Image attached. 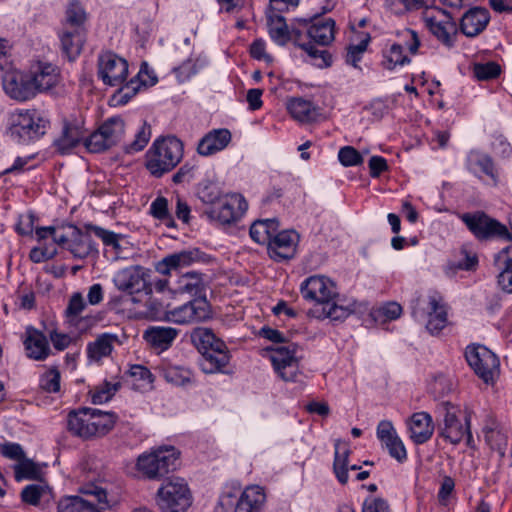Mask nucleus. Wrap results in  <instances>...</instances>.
I'll list each match as a JSON object with an SVG mask.
<instances>
[{
	"label": "nucleus",
	"mask_w": 512,
	"mask_h": 512,
	"mask_svg": "<svg viewBox=\"0 0 512 512\" xmlns=\"http://www.w3.org/2000/svg\"><path fill=\"white\" fill-rule=\"evenodd\" d=\"M461 220L469 231L480 241L497 239L501 241H512V234L506 225L490 217L483 211L464 213Z\"/></svg>",
	"instance_id": "nucleus-7"
},
{
	"label": "nucleus",
	"mask_w": 512,
	"mask_h": 512,
	"mask_svg": "<svg viewBox=\"0 0 512 512\" xmlns=\"http://www.w3.org/2000/svg\"><path fill=\"white\" fill-rule=\"evenodd\" d=\"M178 331L171 327L151 326L143 334L145 341L158 351H165L171 347Z\"/></svg>",
	"instance_id": "nucleus-30"
},
{
	"label": "nucleus",
	"mask_w": 512,
	"mask_h": 512,
	"mask_svg": "<svg viewBox=\"0 0 512 512\" xmlns=\"http://www.w3.org/2000/svg\"><path fill=\"white\" fill-rule=\"evenodd\" d=\"M129 375L135 380L140 382L143 388H151L154 382V376L151 371L143 365H132L129 369Z\"/></svg>",
	"instance_id": "nucleus-62"
},
{
	"label": "nucleus",
	"mask_w": 512,
	"mask_h": 512,
	"mask_svg": "<svg viewBox=\"0 0 512 512\" xmlns=\"http://www.w3.org/2000/svg\"><path fill=\"white\" fill-rule=\"evenodd\" d=\"M191 504L192 494L183 478H168L157 491V505L162 512H184Z\"/></svg>",
	"instance_id": "nucleus-6"
},
{
	"label": "nucleus",
	"mask_w": 512,
	"mask_h": 512,
	"mask_svg": "<svg viewBox=\"0 0 512 512\" xmlns=\"http://www.w3.org/2000/svg\"><path fill=\"white\" fill-rule=\"evenodd\" d=\"M265 502L266 495L262 487L248 486L241 492L234 512H262Z\"/></svg>",
	"instance_id": "nucleus-25"
},
{
	"label": "nucleus",
	"mask_w": 512,
	"mask_h": 512,
	"mask_svg": "<svg viewBox=\"0 0 512 512\" xmlns=\"http://www.w3.org/2000/svg\"><path fill=\"white\" fill-rule=\"evenodd\" d=\"M205 290V275L197 271L182 274L175 288V292L197 296Z\"/></svg>",
	"instance_id": "nucleus-37"
},
{
	"label": "nucleus",
	"mask_w": 512,
	"mask_h": 512,
	"mask_svg": "<svg viewBox=\"0 0 512 512\" xmlns=\"http://www.w3.org/2000/svg\"><path fill=\"white\" fill-rule=\"evenodd\" d=\"M501 73V66L489 61L486 63H475L473 65V75L479 81H487L497 78Z\"/></svg>",
	"instance_id": "nucleus-53"
},
{
	"label": "nucleus",
	"mask_w": 512,
	"mask_h": 512,
	"mask_svg": "<svg viewBox=\"0 0 512 512\" xmlns=\"http://www.w3.org/2000/svg\"><path fill=\"white\" fill-rule=\"evenodd\" d=\"M148 74L147 71L141 67L138 74L125 84L119 85L120 88L113 94L112 101L117 105L127 104L142 88H147L157 82L156 77H152L148 83L143 80V75Z\"/></svg>",
	"instance_id": "nucleus-22"
},
{
	"label": "nucleus",
	"mask_w": 512,
	"mask_h": 512,
	"mask_svg": "<svg viewBox=\"0 0 512 512\" xmlns=\"http://www.w3.org/2000/svg\"><path fill=\"white\" fill-rule=\"evenodd\" d=\"M61 375L56 367H51L39 378V388L46 393H57L60 391Z\"/></svg>",
	"instance_id": "nucleus-52"
},
{
	"label": "nucleus",
	"mask_w": 512,
	"mask_h": 512,
	"mask_svg": "<svg viewBox=\"0 0 512 512\" xmlns=\"http://www.w3.org/2000/svg\"><path fill=\"white\" fill-rule=\"evenodd\" d=\"M197 195L204 204L208 205L205 211L207 217L220 225H231L237 222L248 208L241 194L224 193L221 187L212 181L201 183Z\"/></svg>",
	"instance_id": "nucleus-1"
},
{
	"label": "nucleus",
	"mask_w": 512,
	"mask_h": 512,
	"mask_svg": "<svg viewBox=\"0 0 512 512\" xmlns=\"http://www.w3.org/2000/svg\"><path fill=\"white\" fill-rule=\"evenodd\" d=\"M121 387V383L119 381L117 382H109L104 381L102 385L97 387L94 392L91 394V400L94 404H102L107 401H109L114 394L119 390Z\"/></svg>",
	"instance_id": "nucleus-54"
},
{
	"label": "nucleus",
	"mask_w": 512,
	"mask_h": 512,
	"mask_svg": "<svg viewBox=\"0 0 512 512\" xmlns=\"http://www.w3.org/2000/svg\"><path fill=\"white\" fill-rule=\"evenodd\" d=\"M95 436H102L111 431L116 423L117 415L113 412H104L90 408Z\"/></svg>",
	"instance_id": "nucleus-44"
},
{
	"label": "nucleus",
	"mask_w": 512,
	"mask_h": 512,
	"mask_svg": "<svg viewBox=\"0 0 512 512\" xmlns=\"http://www.w3.org/2000/svg\"><path fill=\"white\" fill-rule=\"evenodd\" d=\"M287 110L294 119L300 122H311L317 116L313 102L302 97L290 98L287 101Z\"/></svg>",
	"instance_id": "nucleus-38"
},
{
	"label": "nucleus",
	"mask_w": 512,
	"mask_h": 512,
	"mask_svg": "<svg viewBox=\"0 0 512 512\" xmlns=\"http://www.w3.org/2000/svg\"><path fill=\"white\" fill-rule=\"evenodd\" d=\"M151 138V126L144 121L135 134L134 140L124 147L127 154H134L143 150Z\"/></svg>",
	"instance_id": "nucleus-50"
},
{
	"label": "nucleus",
	"mask_w": 512,
	"mask_h": 512,
	"mask_svg": "<svg viewBox=\"0 0 512 512\" xmlns=\"http://www.w3.org/2000/svg\"><path fill=\"white\" fill-rule=\"evenodd\" d=\"M307 37L319 46H327L335 39V21L315 18L306 29Z\"/></svg>",
	"instance_id": "nucleus-29"
},
{
	"label": "nucleus",
	"mask_w": 512,
	"mask_h": 512,
	"mask_svg": "<svg viewBox=\"0 0 512 512\" xmlns=\"http://www.w3.org/2000/svg\"><path fill=\"white\" fill-rule=\"evenodd\" d=\"M466 166L468 170L474 174L481 172L495 179L494 164L488 154L477 150L470 151L467 155Z\"/></svg>",
	"instance_id": "nucleus-39"
},
{
	"label": "nucleus",
	"mask_w": 512,
	"mask_h": 512,
	"mask_svg": "<svg viewBox=\"0 0 512 512\" xmlns=\"http://www.w3.org/2000/svg\"><path fill=\"white\" fill-rule=\"evenodd\" d=\"M49 488L41 484H30L25 486L21 491V499L29 505H38L39 501L45 494H48Z\"/></svg>",
	"instance_id": "nucleus-55"
},
{
	"label": "nucleus",
	"mask_w": 512,
	"mask_h": 512,
	"mask_svg": "<svg viewBox=\"0 0 512 512\" xmlns=\"http://www.w3.org/2000/svg\"><path fill=\"white\" fill-rule=\"evenodd\" d=\"M161 376L170 384L176 387L188 388L195 384L193 371L183 365H163L160 368Z\"/></svg>",
	"instance_id": "nucleus-31"
},
{
	"label": "nucleus",
	"mask_w": 512,
	"mask_h": 512,
	"mask_svg": "<svg viewBox=\"0 0 512 512\" xmlns=\"http://www.w3.org/2000/svg\"><path fill=\"white\" fill-rule=\"evenodd\" d=\"M49 121L35 109L16 110L8 118L7 136L19 144L39 140L47 130Z\"/></svg>",
	"instance_id": "nucleus-3"
},
{
	"label": "nucleus",
	"mask_w": 512,
	"mask_h": 512,
	"mask_svg": "<svg viewBox=\"0 0 512 512\" xmlns=\"http://www.w3.org/2000/svg\"><path fill=\"white\" fill-rule=\"evenodd\" d=\"M300 292L305 300L323 305V316L333 321H343L354 312V306L338 304L339 296L334 281L323 275L306 278L300 285Z\"/></svg>",
	"instance_id": "nucleus-2"
},
{
	"label": "nucleus",
	"mask_w": 512,
	"mask_h": 512,
	"mask_svg": "<svg viewBox=\"0 0 512 512\" xmlns=\"http://www.w3.org/2000/svg\"><path fill=\"white\" fill-rule=\"evenodd\" d=\"M39 468L37 465L25 457L14 467L15 479L21 481L23 479H36L39 476Z\"/></svg>",
	"instance_id": "nucleus-57"
},
{
	"label": "nucleus",
	"mask_w": 512,
	"mask_h": 512,
	"mask_svg": "<svg viewBox=\"0 0 512 512\" xmlns=\"http://www.w3.org/2000/svg\"><path fill=\"white\" fill-rule=\"evenodd\" d=\"M340 442H335V454L333 461V471L337 478V480L345 485L348 482V458L350 454V450L345 448L343 452L340 451Z\"/></svg>",
	"instance_id": "nucleus-46"
},
{
	"label": "nucleus",
	"mask_w": 512,
	"mask_h": 512,
	"mask_svg": "<svg viewBox=\"0 0 512 512\" xmlns=\"http://www.w3.org/2000/svg\"><path fill=\"white\" fill-rule=\"evenodd\" d=\"M86 29H67L63 28L59 33L61 49L65 56L70 60H75L81 53L82 47L86 41Z\"/></svg>",
	"instance_id": "nucleus-27"
},
{
	"label": "nucleus",
	"mask_w": 512,
	"mask_h": 512,
	"mask_svg": "<svg viewBox=\"0 0 512 512\" xmlns=\"http://www.w3.org/2000/svg\"><path fill=\"white\" fill-rule=\"evenodd\" d=\"M180 452L173 446H163L138 456L136 469L144 478L159 480L179 466Z\"/></svg>",
	"instance_id": "nucleus-5"
},
{
	"label": "nucleus",
	"mask_w": 512,
	"mask_h": 512,
	"mask_svg": "<svg viewBox=\"0 0 512 512\" xmlns=\"http://www.w3.org/2000/svg\"><path fill=\"white\" fill-rule=\"evenodd\" d=\"M72 230L70 235L69 245L67 250L75 257L84 259L92 253H97V244L92 239V231H88L85 227L84 230L75 225H69Z\"/></svg>",
	"instance_id": "nucleus-19"
},
{
	"label": "nucleus",
	"mask_w": 512,
	"mask_h": 512,
	"mask_svg": "<svg viewBox=\"0 0 512 512\" xmlns=\"http://www.w3.org/2000/svg\"><path fill=\"white\" fill-rule=\"evenodd\" d=\"M84 139L82 128L77 123L64 121L60 135L53 141L56 151L68 154Z\"/></svg>",
	"instance_id": "nucleus-23"
},
{
	"label": "nucleus",
	"mask_w": 512,
	"mask_h": 512,
	"mask_svg": "<svg viewBox=\"0 0 512 512\" xmlns=\"http://www.w3.org/2000/svg\"><path fill=\"white\" fill-rule=\"evenodd\" d=\"M299 27H291L290 32V41L293 44L302 50L306 48L312 41L308 39L306 29L310 26V20L307 19H299Z\"/></svg>",
	"instance_id": "nucleus-59"
},
{
	"label": "nucleus",
	"mask_w": 512,
	"mask_h": 512,
	"mask_svg": "<svg viewBox=\"0 0 512 512\" xmlns=\"http://www.w3.org/2000/svg\"><path fill=\"white\" fill-rule=\"evenodd\" d=\"M3 89L12 99L26 101L35 96L30 77L16 72H6L2 78Z\"/></svg>",
	"instance_id": "nucleus-18"
},
{
	"label": "nucleus",
	"mask_w": 512,
	"mask_h": 512,
	"mask_svg": "<svg viewBox=\"0 0 512 512\" xmlns=\"http://www.w3.org/2000/svg\"><path fill=\"white\" fill-rule=\"evenodd\" d=\"M240 486L226 485L219 496L216 512H229L234 510L240 496Z\"/></svg>",
	"instance_id": "nucleus-48"
},
{
	"label": "nucleus",
	"mask_w": 512,
	"mask_h": 512,
	"mask_svg": "<svg viewBox=\"0 0 512 512\" xmlns=\"http://www.w3.org/2000/svg\"><path fill=\"white\" fill-rule=\"evenodd\" d=\"M314 42H311L303 50L307 53L310 62L318 68H327L332 65L333 58L331 53L326 49H319L315 46Z\"/></svg>",
	"instance_id": "nucleus-51"
},
{
	"label": "nucleus",
	"mask_w": 512,
	"mask_h": 512,
	"mask_svg": "<svg viewBox=\"0 0 512 512\" xmlns=\"http://www.w3.org/2000/svg\"><path fill=\"white\" fill-rule=\"evenodd\" d=\"M211 316L210 304L205 297L195 298L167 312L168 321L184 325L202 322Z\"/></svg>",
	"instance_id": "nucleus-12"
},
{
	"label": "nucleus",
	"mask_w": 512,
	"mask_h": 512,
	"mask_svg": "<svg viewBox=\"0 0 512 512\" xmlns=\"http://www.w3.org/2000/svg\"><path fill=\"white\" fill-rule=\"evenodd\" d=\"M58 512H101L94 504L79 496H67L58 502Z\"/></svg>",
	"instance_id": "nucleus-45"
},
{
	"label": "nucleus",
	"mask_w": 512,
	"mask_h": 512,
	"mask_svg": "<svg viewBox=\"0 0 512 512\" xmlns=\"http://www.w3.org/2000/svg\"><path fill=\"white\" fill-rule=\"evenodd\" d=\"M84 145L92 153H100L111 148L100 127L84 140Z\"/></svg>",
	"instance_id": "nucleus-58"
},
{
	"label": "nucleus",
	"mask_w": 512,
	"mask_h": 512,
	"mask_svg": "<svg viewBox=\"0 0 512 512\" xmlns=\"http://www.w3.org/2000/svg\"><path fill=\"white\" fill-rule=\"evenodd\" d=\"M268 32L271 39L278 45L283 46L290 41V28L282 15L273 14L268 17Z\"/></svg>",
	"instance_id": "nucleus-40"
},
{
	"label": "nucleus",
	"mask_w": 512,
	"mask_h": 512,
	"mask_svg": "<svg viewBox=\"0 0 512 512\" xmlns=\"http://www.w3.org/2000/svg\"><path fill=\"white\" fill-rule=\"evenodd\" d=\"M67 429L73 435L88 439L95 436L89 407L72 410L67 416Z\"/></svg>",
	"instance_id": "nucleus-21"
},
{
	"label": "nucleus",
	"mask_w": 512,
	"mask_h": 512,
	"mask_svg": "<svg viewBox=\"0 0 512 512\" xmlns=\"http://www.w3.org/2000/svg\"><path fill=\"white\" fill-rule=\"evenodd\" d=\"M362 512H390V507L381 497H367L363 502Z\"/></svg>",
	"instance_id": "nucleus-64"
},
{
	"label": "nucleus",
	"mask_w": 512,
	"mask_h": 512,
	"mask_svg": "<svg viewBox=\"0 0 512 512\" xmlns=\"http://www.w3.org/2000/svg\"><path fill=\"white\" fill-rule=\"evenodd\" d=\"M428 321L426 329L432 334H438L447 324V310L442 297L434 292L428 296Z\"/></svg>",
	"instance_id": "nucleus-24"
},
{
	"label": "nucleus",
	"mask_w": 512,
	"mask_h": 512,
	"mask_svg": "<svg viewBox=\"0 0 512 512\" xmlns=\"http://www.w3.org/2000/svg\"><path fill=\"white\" fill-rule=\"evenodd\" d=\"M465 358L475 374L485 383L493 381L494 373L499 367L498 357L483 345H469Z\"/></svg>",
	"instance_id": "nucleus-11"
},
{
	"label": "nucleus",
	"mask_w": 512,
	"mask_h": 512,
	"mask_svg": "<svg viewBox=\"0 0 512 512\" xmlns=\"http://www.w3.org/2000/svg\"><path fill=\"white\" fill-rule=\"evenodd\" d=\"M85 307L86 303L84 302L82 294L75 292L69 299L65 314L68 318H75L82 313Z\"/></svg>",
	"instance_id": "nucleus-63"
},
{
	"label": "nucleus",
	"mask_w": 512,
	"mask_h": 512,
	"mask_svg": "<svg viewBox=\"0 0 512 512\" xmlns=\"http://www.w3.org/2000/svg\"><path fill=\"white\" fill-rule=\"evenodd\" d=\"M382 56L381 65L387 70H394L397 66L402 67L411 62V59L404 54L403 46L398 43H393L384 49Z\"/></svg>",
	"instance_id": "nucleus-41"
},
{
	"label": "nucleus",
	"mask_w": 512,
	"mask_h": 512,
	"mask_svg": "<svg viewBox=\"0 0 512 512\" xmlns=\"http://www.w3.org/2000/svg\"><path fill=\"white\" fill-rule=\"evenodd\" d=\"M201 356L199 365L206 374L224 372V368L230 361V354L226 344H224V347L215 348Z\"/></svg>",
	"instance_id": "nucleus-32"
},
{
	"label": "nucleus",
	"mask_w": 512,
	"mask_h": 512,
	"mask_svg": "<svg viewBox=\"0 0 512 512\" xmlns=\"http://www.w3.org/2000/svg\"><path fill=\"white\" fill-rule=\"evenodd\" d=\"M152 271L140 265H133L120 270L114 283L118 290L128 294L145 292L152 293V284L150 282Z\"/></svg>",
	"instance_id": "nucleus-10"
},
{
	"label": "nucleus",
	"mask_w": 512,
	"mask_h": 512,
	"mask_svg": "<svg viewBox=\"0 0 512 512\" xmlns=\"http://www.w3.org/2000/svg\"><path fill=\"white\" fill-rule=\"evenodd\" d=\"M100 128L111 147L117 145L125 134V122L120 116L108 118L101 124Z\"/></svg>",
	"instance_id": "nucleus-42"
},
{
	"label": "nucleus",
	"mask_w": 512,
	"mask_h": 512,
	"mask_svg": "<svg viewBox=\"0 0 512 512\" xmlns=\"http://www.w3.org/2000/svg\"><path fill=\"white\" fill-rule=\"evenodd\" d=\"M370 39L369 34H363L358 44H350L347 47L345 61L348 65L361 69L359 67V62L362 60L363 55L367 50Z\"/></svg>",
	"instance_id": "nucleus-49"
},
{
	"label": "nucleus",
	"mask_w": 512,
	"mask_h": 512,
	"mask_svg": "<svg viewBox=\"0 0 512 512\" xmlns=\"http://www.w3.org/2000/svg\"><path fill=\"white\" fill-rule=\"evenodd\" d=\"M128 75V62L112 52H105L98 59V77L105 85H122Z\"/></svg>",
	"instance_id": "nucleus-13"
},
{
	"label": "nucleus",
	"mask_w": 512,
	"mask_h": 512,
	"mask_svg": "<svg viewBox=\"0 0 512 512\" xmlns=\"http://www.w3.org/2000/svg\"><path fill=\"white\" fill-rule=\"evenodd\" d=\"M439 409L444 413V427L441 429L440 436L451 444H459L464 437L466 443L471 446L473 436L470 430V413L465 414V424L463 425L457 416L458 408L450 402H442Z\"/></svg>",
	"instance_id": "nucleus-9"
},
{
	"label": "nucleus",
	"mask_w": 512,
	"mask_h": 512,
	"mask_svg": "<svg viewBox=\"0 0 512 512\" xmlns=\"http://www.w3.org/2000/svg\"><path fill=\"white\" fill-rule=\"evenodd\" d=\"M422 18L438 41L447 47L455 45L459 29L450 13L441 8L426 9Z\"/></svg>",
	"instance_id": "nucleus-8"
},
{
	"label": "nucleus",
	"mask_w": 512,
	"mask_h": 512,
	"mask_svg": "<svg viewBox=\"0 0 512 512\" xmlns=\"http://www.w3.org/2000/svg\"><path fill=\"white\" fill-rule=\"evenodd\" d=\"M231 141V133L228 129H213L201 138L197 151L202 156H210L225 149Z\"/></svg>",
	"instance_id": "nucleus-26"
},
{
	"label": "nucleus",
	"mask_w": 512,
	"mask_h": 512,
	"mask_svg": "<svg viewBox=\"0 0 512 512\" xmlns=\"http://www.w3.org/2000/svg\"><path fill=\"white\" fill-rule=\"evenodd\" d=\"M338 159L345 167L357 166L362 164V155L352 146H344L338 152Z\"/></svg>",
	"instance_id": "nucleus-61"
},
{
	"label": "nucleus",
	"mask_w": 512,
	"mask_h": 512,
	"mask_svg": "<svg viewBox=\"0 0 512 512\" xmlns=\"http://www.w3.org/2000/svg\"><path fill=\"white\" fill-rule=\"evenodd\" d=\"M85 228L88 231H92L98 238H100L103 241L104 245L111 246L116 250L120 249L119 234L105 230L104 228H101L93 224H86Z\"/></svg>",
	"instance_id": "nucleus-60"
},
{
	"label": "nucleus",
	"mask_w": 512,
	"mask_h": 512,
	"mask_svg": "<svg viewBox=\"0 0 512 512\" xmlns=\"http://www.w3.org/2000/svg\"><path fill=\"white\" fill-rule=\"evenodd\" d=\"M490 20L491 16L488 9L475 6L462 15L458 29L466 37L474 38L487 28Z\"/></svg>",
	"instance_id": "nucleus-17"
},
{
	"label": "nucleus",
	"mask_w": 512,
	"mask_h": 512,
	"mask_svg": "<svg viewBox=\"0 0 512 512\" xmlns=\"http://www.w3.org/2000/svg\"><path fill=\"white\" fill-rule=\"evenodd\" d=\"M118 341V336L111 333L100 334L95 341L87 344V356L90 360L100 361L102 358L112 353L114 343Z\"/></svg>",
	"instance_id": "nucleus-36"
},
{
	"label": "nucleus",
	"mask_w": 512,
	"mask_h": 512,
	"mask_svg": "<svg viewBox=\"0 0 512 512\" xmlns=\"http://www.w3.org/2000/svg\"><path fill=\"white\" fill-rule=\"evenodd\" d=\"M183 157V144L175 136L156 139L146 153V168L154 177L173 170Z\"/></svg>",
	"instance_id": "nucleus-4"
},
{
	"label": "nucleus",
	"mask_w": 512,
	"mask_h": 512,
	"mask_svg": "<svg viewBox=\"0 0 512 512\" xmlns=\"http://www.w3.org/2000/svg\"><path fill=\"white\" fill-rule=\"evenodd\" d=\"M35 94L56 86L59 81L58 68L50 63H39L38 69L30 77Z\"/></svg>",
	"instance_id": "nucleus-33"
},
{
	"label": "nucleus",
	"mask_w": 512,
	"mask_h": 512,
	"mask_svg": "<svg viewBox=\"0 0 512 512\" xmlns=\"http://www.w3.org/2000/svg\"><path fill=\"white\" fill-rule=\"evenodd\" d=\"M150 214L161 221L168 228H176V222L169 211L168 200L163 196H158L150 205Z\"/></svg>",
	"instance_id": "nucleus-47"
},
{
	"label": "nucleus",
	"mask_w": 512,
	"mask_h": 512,
	"mask_svg": "<svg viewBox=\"0 0 512 512\" xmlns=\"http://www.w3.org/2000/svg\"><path fill=\"white\" fill-rule=\"evenodd\" d=\"M86 20L87 14L83 6L78 1H71L65 12L63 28L75 30L86 29Z\"/></svg>",
	"instance_id": "nucleus-43"
},
{
	"label": "nucleus",
	"mask_w": 512,
	"mask_h": 512,
	"mask_svg": "<svg viewBox=\"0 0 512 512\" xmlns=\"http://www.w3.org/2000/svg\"><path fill=\"white\" fill-rule=\"evenodd\" d=\"M296 349L297 345L294 343L269 349L271 351L270 359L273 368L284 381H295L299 373Z\"/></svg>",
	"instance_id": "nucleus-14"
},
{
	"label": "nucleus",
	"mask_w": 512,
	"mask_h": 512,
	"mask_svg": "<svg viewBox=\"0 0 512 512\" xmlns=\"http://www.w3.org/2000/svg\"><path fill=\"white\" fill-rule=\"evenodd\" d=\"M208 259L209 256L199 248L182 250L169 254L162 260L158 261L155 265V269L158 273L168 276L172 271H177L198 262L205 263Z\"/></svg>",
	"instance_id": "nucleus-15"
},
{
	"label": "nucleus",
	"mask_w": 512,
	"mask_h": 512,
	"mask_svg": "<svg viewBox=\"0 0 512 512\" xmlns=\"http://www.w3.org/2000/svg\"><path fill=\"white\" fill-rule=\"evenodd\" d=\"M191 342L201 353V355L215 348L224 347L225 342L218 338L211 329L198 327L190 335Z\"/></svg>",
	"instance_id": "nucleus-35"
},
{
	"label": "nucleus",
	"mask_w": 512,
	"mask_h": 512,
	"mask_svg": "<svg viewBox=\"0 0 512 512\" xmlns=\"http://www.w3.org/2000/svg\"><path fill=\"white\" fill-rule=\"evenodd\" d=\"M410 437L415 444L426 443L433 435L432 417L427 412L414 413L409 422Z\"/></svg>",
	"instance_id": "nucleus-28"
},
{
	"label": "nucleus",
	"mask_w": 512,
	"mask_h": 512,
	"mask_svg": "<svg viewBox=\"0 0 512 512\" xmlns=\"http://www.w3.org/2000/svg\"><path fill=\"white\" fill-rule=\"evenodd\" d=\"M199 60L188 58L181 65L173 68L179 83L188 81L192 76L196 75L200 69Z\"/></svg>",
	"instance_id": "nucleus-56"
},
{
	"label": "nucleus",
	"mask_w": 512,
	"mask_h": 512,
	"mask_svg": "<svg viewBox=\"0 0 512 512\" xmlns=\"http://www.w3.org/2000/svg\"><path fill=\"white\" fill-rule=\"evenodd\" d=\"M299 235L294 230L279 231L271 238L267 248L270 257L276 261L289 260L296 253Z\"/></svg>",
	"instance_id": "nucleus-16"
},
{
	"label": "nucleus",
	"mask_w": 512,
	"mask_h": 512,
	"mask_svg": "<svg viewBox=\"0 0 512 512\" xmlns=\"http://www.w3.org/2000/svg\"><path fill=\"white\" fill-rule=\"evenodd\" d=\"M23 344L27 357L35 361H43L50 354L47 337L43 332L32 326L26 328Z\"/></svg>",
	"instance_id": "nucleus-20"
},
{
	"label": "nucleus",
	"mask_w": 512,
	"mask_h": 512,
	"mask_svg": "<svg viewBox=\"0 0 512 512\" xmlns=\"http://www.w3.org/2000/svg\"><path fill=\"white\" fill-rule=\"evenodd\" d=\"M499 266L498 284L507 293H512V245L503 248L495 257Z\"/></svg>",
	"instance_id": "nucleus-34"
}]
</instances>
